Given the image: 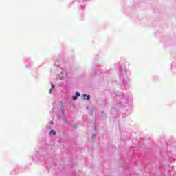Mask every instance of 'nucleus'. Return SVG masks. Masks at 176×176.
<instances>
[{
    "instance_id": "nucleus-1",
    "label": "nucleus",
    "mask_w": 176,
    "mask_h": 176,
    "mask_svg": "<svg viewBox=\"0 0 176 176\" xmlns=\"http://www.w3.org/2000/svg\"><path fill=\"white\" fill-rule=\"evenodd\" d=\"M84 100H90V95L84 94Z\"/></svg>"
},
{
    "instance_id": "nucleus-2",
    "label": "nucleus",
    "mask_w": 176,
    "mask_h": 176,
    "mask_svg": "<svg viewBox=\"0 0 176 176\" xmlns=\"http://www.w3.org/2000/svg\"><path fill=\"white\" fill-rule=\"evenodd\" d=\"M50 134H53L54 135H56V131H54V130H52Z\"/></svg>"
},
{
    "instance_id": "nucleus-3",
    "label": "nucleus",
    "mask_w": 176,
    "mask_h": 176,
    "mask_svg": "<svg viewBox=\"0 0 176 176\" xmlns=\"http://www.w3.org/2000/svg\"><path fill=\"white\" fill-rule=\"evenodd\" d=\"M80 96V93L79 92L76 93V96L79 97Z\"/></svg>"
},
{
    "instance_id": "nucleus-4",
    "label": "nucleus",
    "mask_w": 176,
    "mask_h": 176,
    "mask_svg": "<svg viewBox=\"0 0 176 176\" xmlns=\"http://www.w3.org/2000/svg\"><path fill=\"white\" fill-rule=\"evenodd\" d=\"M54 87H56L54 85H53V82H52V88L51 89H54Z\"/></svg>"
},
{
    "instance_id": "nucleus-5",
    "label": "nucleus",
    "mask_w": 176,
    "mask_h": 176,
    "mask_svg": "<svg viewBox=\"0 0 176 176\" xmlns=\"http://www.w3.org/2000/svg\"><path fill=\"white\" fill-rule=\"evenodd\" d=\"M78 99V96H74L73 97V100H77Z\"/></svg>"
},
{
    "instance_id": "nucleus-6",
    "label": "nucleus",
    "mask_w": 176,
    "mask_h": 176,
    "mask_svg": "<svg viewBox=\"0 0 176 176\" xmlns=\"http://www.w3.org/2000/svg\"><path fill=\"white\" fill-rule=\"evenodd\" d=\"M52 89L51 88V89H50V93H52Z\"/></svg>"
}]
</instances>
